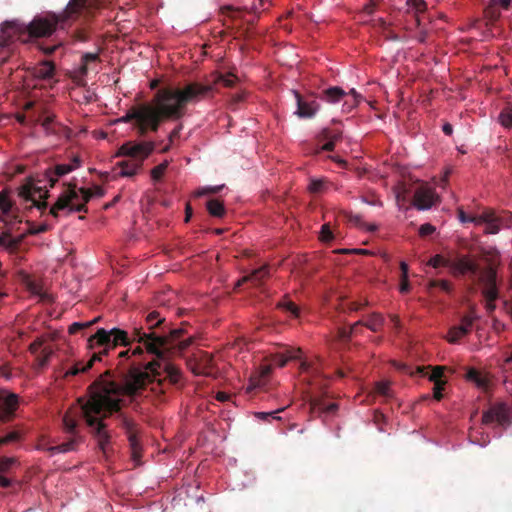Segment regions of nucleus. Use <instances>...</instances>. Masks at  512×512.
<instances>
[{
	"mask_svg": "<svg viewBox=\"0 0 512 512\" xmlns=\"http://www.w3.org/2000/svg\"><path fill=\"white\" fill-rule=\"evenodd\" d=\"M149 332L143 331V328H134L131 337L125 330L113 328L106 330L99 328L96 333L88 338V348L93 350L91 358L83 364L77 362L67 372L66 376L77 375L90 369L95 361H101L103 355H107L110 350L117 346H127L131 342L142 343L146 351L156 356V359L147 363L144 368L132 365L126 373L133 369L145 371L148 374L147 385L157 380V387L163 385V381H168L172 385L179 383L181 379L180 369L171 363L170 358L180 355L192 342L191 338L179 341L183 331L182 329H173L169 334H165L164 327L162 333L157 334L154 329L162 327L165 318L160 317L159 313L153 311L146 317Z\"/></svg>",
	"mask_w": 512,
	"mask_h": 512,
	"instance_id": "1",
	"label": "nucleus"
},
{
	"mask_svg": "<svg viewBox=\"0 0 512 512\" xmlns=\"http://www.w3.org/2000/svg\"><path fill=\"white\" fill-rule=\"evenodd\" d=\"M147 380L148 374L138 369L118 375L107 370L90 385L88 400L85 402L78 400L81 403L80 415L90 428V433L106 460L113 452V448L112 435L104 420L116 414L119 426L127 435L131 458L136 464L140 463L142 457L140 429L133 419L121 412L123 400L120 397L137 396L147 386Z\"/></svg>",
	"mask_w": 512,
	"mask_h": 512,
	"instance_id": "2",
	"label": "nucleus"
},
{
	"mask_svg": "<svg viewBox=\"0 0 512 512\" xmlns=\"http://www.w3.org/2000/svg\"><path fill=\"white\" fill-rule=\"evenodd\" d=\"M213 90V85L191 82L184 87H163L148 104V112L153 121V132H157L165 120H179L186 113L189 103L198 102Z\"/></svg>",
	"mask_w": 512,
	"mask_h": 512,
	"instance_id": "3",
	"label": "nucleus"
},
{
	"mask_svg": "<svg viewBox=\"0 0 512 512\" xmlns=\"http://www.w3.org/2000/svg\"><path fill=\"white\" fill-rule=\"evenodd\" d=\"M90 6V0H70L61 14L49 12L42 16H35L29 24H26L27 40L29 38L48 37L58 28L66 29L79 17L87 16L90 12Z\"/></svg>",
	"mask_w": 512,
	"mask_h": 512,
	"instance_id": "4",
	"label": "nucleus"
},
{
	"mask_svg": "<svg viewBox=\"0 0 512 512\" xmlns=\"http://www.w3.org/2000/svg\"><path fill=\"white\" fill-rule=\"evenodd\" d=\"M93 196V192L87 188L76 190V184H67L66 189L58 197L55 204L50 208V214L58 217L59 211L68 209V213L87 212L86 204Z\"/></svg>",
	"mask_w": 512,
	"mask_h": 512,
	"instance_id": "5",
	"label": "nucleus"
},
{
	"mask_svg": "<svg viewBox=\"0 0 512 512\" xmlns=\"http://www.w3.org/2000/svg\"><path fill=\"white\" fill-rule=\"evenodd\" d=\"M62 423L65 432L71 435V438L61 444L49 446L47 451L50 452L51 455L75 451L78 444L82 442V437L79 435L78 431L77 416H73L71 412L68 411L63 416Z\"/></svg>",
	"mask_w": 512,
	"mask_h": 512,
	"instance_id": "6",
	"label": "nucleus"
},
{
	"mask_svg": "<svg viewBox=\"0 0 512 512\" xmlns=\"http://www.w3.org/2000/svg\"><path fill=\"white\" fill-rule=\"evenodd\" d=\"M147 108L148 104L133 106L119 121L124 123L135 121V126L141 136L145 135L148 131L153 132V121Z\"/></svg>",
	"mask_w": 512,
	"mask_h": 512,
	"instance_id": "7",
	"label": "nucleus"
},
{
	"mask_svg": "<svg viewBox=\"0 0 512 512\" xmlns=\"http://www.w3.org/2000/svg\"><path fill=\"white\" fill-rule=\"evenodd\" d=\"M26 24L19 20L5 21L0 25V46L8 47L16 40L27 41Z\"/></svg>",
	"mask_w": 512,
	"mask_h": 512,
	"instance_id": "8",
	"label": "nucleus"
},
{
	"mask_svg": "<svg viewBox=\"0 0 512 512\" xmlns=\"http://www.w3.org/2000/svg\"><path fill=\"white\" fill-rule=\"evenodd\" d=\"M497 423L501 427H508L512 423V409L505 403L491 405L482 415L483 424Z\"/></svg>",
	"mask_w": 512,
	"mask_h": 512,
	"instance_id": "9",
	"label": "nucleus"
},
{
	"mask_svg": "<svg viewBox=\"0 0 512 512\" xmlns=\"http://www.w3.org/2000/svg\"><path fill=\"white\" fill-rule=\"evenodd\" d=\"M19 195L39 210L47 208L46 199L49 197V192L41 186L29 182L21 187Z\"/></svg>",
	"mask_w": 512,
	"mask_h": 512,
	"instance_id": "10",
	"label": "nucleus"
},
{
	"mask_svg": "<svg viewBox=\"0 0 512 512\" xmlns=\"http://www.w3.org/2000/svg\"><path fill=\"white\" fill-rule=\"evenodd\" d=\"M440 203V197L433 187L420 185L414 193L412 205L418 210H428Z\"/></svg>",
	"mask_w": 512,
	"mask_h": 512,
	"instance_id": "11",
	"label": "nucleus"
},
{
	"mask_svg": "<svg viewBox=\"0 0 512 512\" xmlns=\"http://www.w3.org/2000/svg\"><path fill=\"white\" fill-rule=\"evenodd\" d=\"M154 148L155 145L153 142H127L119 148L118 155L141 160L143 163L144 160L154 151Z\"/></svg>",
	"mask_w": 512,
	"mask_h": 512,
	"instance_id": "12",
	"label": "nucleus"
},
{
	"mask_svg": "<svg viewBox=\"0 0 512 512\" xmlns=\"http://www.w3.org/2000/svg\"><path fill=\"white\" fill-rule=\"evenodd\" d=\"M479 283L483 285V295L486 300L492 302L498 298V290L496 286V270L492 266H488L482 270L479 269L478 273Z\"/></svg>",
	"mask_w": 512,
	"mask_h": 512,
	"instance_id": "13",
	"label": "nucleus"
},
{
	"mask_svg": "<svg viewBox=\"0 0 512 512\" xmlns=\"http://www.w3.org/2000/svg\"><path fill=\"white\" fill-rule=\"evenodd\" d=\"M445 267H448L455 276L470 273L475 277L479 271L478 264L467 255H458L453 259H449V261L445 262Z\"/></svg>",
	"mask_w": 512,
	"mask_h": 512,
	"instance_id": "14",
	"label": "nucleus"
},
{
	"mask_svg": "<svg viewBox=\"0 0 512 512\" xmlns=\"http://www.w3.org/2000/svg\"><path fill=\"white\" fill-rule=\"evenodd\" d=\"M310 411L312 414L322 417L327 415H333L338 410V404L327 403L324 396L315 395L309 400Z\"/></svg>",
	"mask_w": 512,
	"mask_h": 512,
	"instance_id": "15",
	"label": "nucleus"
},
{
	"mask_svg": "<svg viewBox=\"0 0 512 512\" xmlns=\"http://www.w3.org/2000/svg\"><path fill=\"white\" fill-rule=\"evenodd\" d=\"M18 406V397L16 394L9 393L6 390H0V420L13 415Z\"/></svg>",
	"mask_w": 512,
	"mask_h": 512,
	"instance_id": "16",
	"label": "nucleus"
},
{
	"mask_svg": "<svg viewBox=\"0 0 512 512\" xmlns=\"http://www.w3.org/2000/svg\"><path fill=\"white\" fill-rule=\"evenodd\" d=\"M297 102V111L296 114L300 118H312L315 116L316 112L319 110L320 105L316 100L307 101L303 99L301 94L297 91L293 92Z\"/></svg>",
	"mask_w": 512,
	"mask_h": 512,
	"instance_id": "17",
	"label": "nucleus"
},
{
	"mask_svg": "<svg viewBox=\"0 0 512 512\" xmlns=\"http://www.w3.org/2000/svg\"><path fill=\"white\" fill-rule=\"evenodd\" d=\"M347 94L346 92L337 86L328 87L326 89H323L321 92L317 94V98L329 103V104H336L344 98H346Z\"/></svg>",
	"mask_w": 512,
	"mask_h": 512,
	"instance_id": "18",
	"label": "nucleus"
},
{
	"mask_svg": "<svg viewBox=\"0 0 512 512\" xmlns=\"http://www.w3.org/2000/svg\"><path fill=\"white\" fill-rule=\"evenodd\" d=\"M271 373V367L269 365L262 366L259 370L250 376L248 391L256 388H262L267 384L268 378Z\"/></svg>",
	"mask_w": 512,
	"mask_h": 512,
	"instance_id": "19",
	"label": "nucleus"
},
{
	"mask_svg": "<svg viewBox=\"0 0 512 512\" xmlns=\"http://www.w3.org/2000/svg\"><path fill=\"white\" fill-rule=\"evenodd\" d=\"M142 166L141 160L129 157V159L117 163V167L120 169L118 175L121 177H132L138 173Z\"/></svg>",
	"mask_w": 512,
	"mask_h": 512,
	"instance_id": "20",
	"label": "nucleus"
},
{
	"mask_svg": "<svg viewBox=\"0 0 512 512\" xmlns=\"http://www.w3.org/2000/svg\"><path fill=\"white\" fill-rule=\"evenodd\" d=\"M269 276V266L265 265L256 270H254L251 274L242 277L236 283V287L241 286L245 282H252L255 286H259L263 279Z\"/></svg>",
	"mask_w": 512,
	"mask_h": 512,
	"instance_id": "21",
	"label": "nucleus"
},
{
	"mask_svg": "<svg viewBox=\"0 0 512 512\" xmlns=\"http://www.w3.org/2000/svg\"><path fill=\"white\" fill-rule=\"evenodd\" d=\"M300 370L310 374L312 377L311 384L316 385L317 379L321 378V359L317 357L315 362L302 361Z\"/></svg>",
	"mask_w": 512,
	"mask_h": 512,
	"instance_id": "22",
	"label": "nucleus"
},
{
	"mask_svg": "<svg viewBox=\"0 0 512 512\" xmlns=\"http://www.w3.org/2000/svg\"><path fill=\"white\" fill-rule=\"evenodd\" d=\"M466 379L476 384L482 390H487L490 380L486 374H483L475 368H469L466 373Z\"/></svg>",
	"mask_w": 512,
	"mask_h": 512,
	"instance_id": "23",
	"label": "nucleus"
},
{
	"mask_svg": "<svg viewBox=\"0 0 512 512\" xmlns=\"http://www.w3.org/2000/svg\"><path fill=\"white\" fill-rule=\"evenodd\" d=\"M80 166V161L78 158H75L73 160V163L72 164H58L54 167V175L56 176L55 178L54 177H50L49 178V182H50V187H54L55 183L57 182V178L58 177H61V176H64L70 172H72L73 170H75L76 168H78Z\"/></svg>",
	"mask_w": 512,
	"mask_h": 512,
	"instance_id": "24",
	"label": "nucleus"
},
{
	"mask_svg": "<svg viewBox=\"0 0 512 512\" xmlns=\"http://www.w3.org/2000/svg\"><path fill=\"white\" fill-rule=\"evenodd\" d=\"M301 349H286L284 352H279L274 355L273 363L279 367H283L289 360L297 359L300 357Z\"/></svg>",
	"mask_w": 512,
	"mask_h": 512,
	"instance_id": "25",
	"label": "nucleus"
},
{
	"mask_svg": "<svg viewBox=\"0 0 512 512\" xmlns=\"http://www.w3.org/2000/svg\"><path fill=\"white\" fill-rule=\"evenodd\" d=\"M55 66L50 61H43L33 69V75L35 78L48 80L54 75Z\"/></svg>",
	"mask_w": 512,
	"mask_h": 512,
	"instance_id": "26",
	"label": "nucleus"
},
{
	"mask_svg": "<svg viewBox=\"0 0 512 512\" xmlns=\"http://www.w3.org/2000/svg\"><path fill=\"white\" fill-rule=\"evenodd\" d=\"M242 10H245L249 13L258 14L261 11L267 9L269 5L268 0H240Z\"/></svg>",
	"mask_w": 512,
	"mask_h": 512,
	"instance_id": "27",
	"label": "nucleus"
},
{
	"mask_svg": "<svg viewBox=\"0 0 512 512\" xmlns=\"http://www.w3.org/2000/svg\"><path fill=\"white\" fill-rule=\"evenodd\" d=\"M362 323H360L359 326H365L369 330L373 332H377L381 329V327L384 325V317L379 313H372L368 316L366 321L361 320Z\"/></svg>",
	"mask_w": 512,
	"mask_h": 512,
	"instance_id": "28",
	"label": "nucleus"
},
{
	"mask_svg": "<svg viewBox=\"0 0 512 512\" xmlns=\"http://www.w3.org/2000/svg\"><path fill=\"white\" fill-rule=\"evenodd\" d=\"M99 60V56L96 53H85L81 57V65L77 71V77H85L88 73V67L92 63H96Z\"/></svg>",
	"mask_w": 512,
	"mask_h": 512,
	"instance_id": "29",
	"label": "nucleus"
},
{
	"mask_svg": "<svg viewBox=\"0 0 512 512\" xmlns=\"http://www.w3.org/2000/svg\"><path fill=\"white\" fill-rule=\"evenodd\" d=\"M207 210L214 217H222L225 214L224 205L218 199H210L207 202Z\"/></svg>",
	"mask_w": 512,
	"mask_h": 512,
	"instance_id": "30",
	"label": "nucleus"
},
{
	"mask_svg": "<svg viewBox=\"0 0 512 512\" xmlns=\"http://www.w3.org/2000/svg\"><path fill=\"white\" fill-rule=\"evenodd\" d=\"M277 308L284 310L293 317L299 316L298 306L294 302L290 301L287 297H284L281 301L277 303Z\"/></svg>",
	"mask_w": 512,
	"mask_h": 512,
	"instance_id": "31",
	"label": "nucleus"
},
{
	"mask_svg": "<svg viewBox=\"0 0 512 512\" xmlns=\"http://www.w3.org/2000/svg\"><path fill=\"white\" fill-rule=\"evenodd\" d=\"M21 241L22 237L11 238L8 232H5L0 236V246L5 247L7 249H17Z\"/></svg>",
	"mask_w": 512,
	"mask_h": 512,
	"instance_id": "32",
	"label": "nucleus"
},
{
	"mask_svg": "<svg viewBox=\"0 0 512 512\" xmlns=\"http://www.w3.org/2000/svg\"><path fill=\"white\" fill-rule=\"evenodd\" d=\"M238 81V77L234 75L233 73H227V74H219L217 75L214 83L215 84H222L224 87L231 88L235 85V83Z\"/></svg>",
	"mask_w": 512,
	"mask_h": 512,
	"instance_id": "33",
	"label": "nucleus"
},
{
	"mask_svg": "<svg viewBox=\"0 0 512 512\" xmlns=\"http://www.w3.org/2000/svg\"><path fill=\"white\" fill-rule=\"evenodd\" d=\"M428 287H429V289L439 288L440 290H442L443 292H445L447 294H450L453 291V286H452L451 282H449L447 280H442V279L430 280Z\"/></svg>",
	"mask_w": 512,
	"mask_h": 512,
	"instance_id": "34",
	"label": "nucleus"
},
{
	"mask_svg": "<svg viewBox=\"0 0 512 512\" xmlns=\"http://www.w3.org/2000/svg\"><path fill=\"white\" fill-rule=\"evenodd\" d=\"M407 5L409 9L414 10L416 14L417 24L420 25L419 14L425 12L427 5L423 0H408Z\"/></svg>",
	"mask_w": 512,
	"mask_h": 512,
	"instance_id": "35",
	"label": "nucleus"
},
{
	"mask_svg": "<svg viewBox=\"0 0 512 512\" xmlns=\"http://www.w3.org/2000/svg\"><path fill=\"white\" fill-rule=\"evenodd\" d=\"M496 218L497 217L493 210H485L480 215L474 216L473 219L471 220L473 221L474 224L481 225L491 222Z\"/></svg>",
	"mask_w": 512,
	"mask_h": 512,
	"instance_id": "36",
	"label": "nucleus"
},
{
	"mask_svg": "<svg viewBox=\"0 0 512 512\" xmlns=\"http://www.w3.org/2000/svg\"><path fill=\"white\" fill-rule=\"evenodd\" d=\"M499 121L506 128L512 127V106H507L500 112Z\"/></svg>",
	"mask_w": 512,
	"mask_h": 512,
	"instance_id": "37",
	"label": "nucleus"
},
{
	"mask_svg": "<svg viewBox=\"0 0 512 512\" xmlns=\"http://www.w3.org/2000/svg\"><path fill=\"white\" fill-rule=\"evenodd\" d=\"M465 335H466L465 330L462 329V327H460V326H453V327H451L449 329V332H448V335H447V340L450 343H456V342H458V340L460 338H462Z\"/></svg>",
	"mask_w": 512,
	"mask_h": 512,
	"instance_id": "38",
	"label": "nucleus"
},
{
	"mask_svg": "<svg viewBox=\"0 0 512 512\" xmlns=\"http://www.w3.org/2000/svg\"><path fill=\"white\" fill-rule=\"evenodd\" d=\"M346 94H347L346 97H348L349 95H351L353 97L351 101H348L347 99L344 100L343 111L348 112L352 108H354L358 105L360 95L356 92L355 89H351L350 92L346 93Z\"/></svg>",
	"mask_w": 512,
	"mask_h": 512,
	"instance_id": "39",
	"label": "nucleus"
},
{
	"mask_svg": "<svg viewBox=\"0 0 512 512\" xmlns=\"http://www.w3.org/2000/svg\"><path fill=\"white\" fill-rule=\"evenodd\" d=\"M477 318L478 317L476 316V314L473 311H471L469 314H466L462 317L461 324L459 326L465 330L466 335L470 332L472 325Z\"/></svg>",
	"mask_w": 512,
	"mask_h": 512,
	"instance_id": "40",
	"label": "nucleus"
},
{
	"mask_svg": "<svg viewBox=\"0 0 512 512\" xmlns=\"http://www.w3.org/2000/svg\"><path fill=\"white\" fill-rule=\"evenodd\" d=\"M375 392L383 397L386 398H392L393 393L390 389V383L389 382H377L375 385Z\"/></svg>",
	"mask_w": 512,
	"mask_h": 512,
	"instance_id": "41",
	"label": "nucleus"
},
{
	"mask_svg": "<svg viewBox=\"0 0 512 512\" xmlns=\"http://www.w3.org/2000/svg\"><path fill=\"white\" fill-rule=\"evenodd\" d=\"M326 188V182L323 179H312L308 186L311 193L319 194L322 193Z\"/></svg>",
	"mask_w": 512,
	"mask_h": 512,
	"instance_id": "42",
	"label": "nucleus"
},
{
	"mask_svg": "<svg viewBox=\"0 0 512 512\" xmlns=\"http://www.w3.org/2000/svg\"><path fill=\"white\" fill-rule=\"evenodd\" d=\"M99 320V317L93 319L92 321H88V322H84V323H81V322H74L73 324L70 325L69 327V333L70 334H75L85 328H88L90 326H92L93 324H95L96 322H98Z\"/></svg>",
	"mask_w": 512,
	"mask_h": 512,
	"instance_id": "43",
	"label": "nucleus"
},
{
	"mask_svg": "<svg viewBox=\"0 0 512 512\" xmlns=\"http://www.w3.org/2000/svg\"><path fill=\"white\" fill-rule=\"evenodd\" d=\"M341 135V131H333L328 128H325L321 131L320 137L323 140L337 142L339 139H341Z\"/></svg>",
	"mask_w": 512,
	"mask_h": 512,
	"instance_id": "44",
	"label": "nucleus"
},
{
	"mask_svg": "<svg viewBox=\"0 0 512 512\" xmlns=\"http://www.w3.org/2000/svg\"><path fill=\"white\" fill-rule=\"evenodd\" d=\"M362 323L361 320L357 321L353 325H351L348 329L347 328H341L339 329V337L342 340H349L351 336L356 332V327H358Z\"/></svg>",
	"mask_w": 512,
	"mask_h": 512,
	"instance_id": "45",
	"label": "nucleus"
},
{
	"mask_svg": "<svg viewBox=\"0 0 512 512\" xmlns=\"http://www.w3.org/2000/svg\"><path fill=\"white\" fill-rule=\"evenodd\" d=\"M52 353L53 351L48 347H44L41 350L40 354L37 356V362L40 368H43L49 362Z\"/></svg>",
	"mask_w": 512,
	"mask_h": 512,
	"instance_id": "46",
	"label": "nucleus"
},
{
	"mask_svg": "<svg viewBox=\"0 0 512 512\" xmlns=\"http://www.w3.org/2000/svg\"><path fill=\"white\" fill-rule=\"evenodd\" d=\"M444 370H445V367H443V366L434 367L432 369L431 374L429 375V380L433 383L434 382H446L445 380H443Z\"/></svg>",
	"mask_w": 512,
	"mask_h": 512,
	"instance_id": "47",
	"label": "nucleus"
},
{
	"mask_svg": "<svg viewBox=\"0 0 512 512\" xmlns=\"http://www.w3.org/2000/svg\"><path fill=\"white\" fill-rule=\"evenodd\" d=\"M168 167V162L165 161L159 165H157L156 167H154L152 170H151V177L154 181H158L162 178L164 172L166 171Z\"/></svg>",
	"mask_w": 512,
	"mask_h": 512,
	"instance_id": "48",
	"label": "nucleus"
},
{
	"mask_svg": "<svg viewBox=\"0 0 512 512\" xmlns=\"http://www.w3.org/2000/svg\"><path fill=\"white\" fill-rule=\"evenodd\" d=\"M200 365L202 366V373L207 374L213 367V357L205 353L200 360Z\"/></svg>",
	"mask_w": 512,
	"mask_h": 512,
	"instance_id": "49",
	"label": "nucleus"
},
{
	"mask_svg": "<svg viewBox=\"0 0 512 512\" xmlns=\"http://www.w3.org/2000/svg\"><path fill=\"white\" fill-rule=\"evenodd\" d=\"M182 128H183L182 124H179L170 132L169 144L162 149V152H167L170 149V146L173 143V140L180 136V132H181Z\"/></svg>",
	"mask_w": 512,
	"mask_h": 512,
	"instance_id": "50",
	"label": "nucleus"
},
{
	"mask_svg": "<svg viewBox=\"0 0 512 512\" xmlns=\"http://www.w3.org/2000/svg\"><path fill=\"white\" fill-rule=\"evenodd\" d=\"M500 220L498 218L494 219L491 222L486 223L485 233L487 234H497L500 231Z\"/></svg>",
	"mask_w": 512,
	"mask_h": 512,
	"instance_id": "51",
	"label": "nucleus"
},
{
	"mask_svg": "<svg viewBox=\"0 0 512 512\" xmlns=\"http://www.w3.org/2000/svg\"><path fill=\"white\" fill-rule=\"evenodd\" d=\"M333 239V233L330 229L329 224H324L321 227L320 231V240L324 242H328Z\"/></svg>",
	"mask_w": 512,
	"mask_h": 512,
	"instance_id": "52",
	"label": "nucleus"
},
{
	"mask_svg": "<svg viewBox=\"0 0 512 512\" xmlns=\"http://www.w3.org/2000/svg\"><path fill=\"white\" fill-rule=\"evenodd\" d=\"M446 382H434L433 387V398L437 401H440L443 398L442 391L444 390Z\"/></svg>",
	"mask_w": 512,
	"mask_h": 512,
	"instance_id": "53",
	"label": "nucleus"
},
{
	"mask_svg": "<svg viewBox=\"0 0 512 512\" xmlns=\"http://www.w3.org/2000/svg\"><path fill=\"white\" fill-rule=\"evenodd\" d=\"M12 207V203L8 196L4 193H0V209L3 213H8Z\"/></svg>",
	"mask_w": 512,
	"mask_h": 512,
	"instance_id": "54",
	"label": "nucleus"
},
{
	"mask_svg": "<svg viewBox=\"0 0 512 512\" xmlns=\"http://www.w3.org/2000/svg\"><path fill=\"white\" fill-rule=\"evenodd\" d=\"M20 435L16 431H12L5 435L4 437H0V445L8 444L11 442H15L19 439Z\"/></svg>",
	"mask_w": 512,
	"mask_h": 512,
	"instance_id": "55",
	"label": "nucleus"
},
{
	"mask_svg": "<svg viewBox=\"0 0 512 512\" xmlns=\"http://www.w3.org/2000/svg\"><path fill=\"white\" fill-rule=\"evenodd\" d=\"M435 232V227L429 223H425L420 226L419 234L422 237L429 236Z\"/></svg>",
	"mask_w": 512,
	"mask_h": 512,
	"instance_id": "56",
	"label": "nucleus"
},
{
	"mask_svg": "<svg viewBox=\"0 0 512 512\" xmlns=\"http://www.w3.org/2000/svg\"><path fill=\"white\" fill-rule=\"evenodd\" d=\"M14 462H15V459H13V458L0 459V472L4 473V472L8 471Z\"/></svg>",
	"mask_w": 512,
	"mask_h": 512,
	"instance_id": "57",
	"label": "nucleus"
},
{
	"mask_svg": "<svg viewBox=\"0 0 512 512\" xmlns=\"http://www.w3.org/2000/svg\"><path fill=\"white\" fill-rule=\"evenodd\" d=\"M50 227L47 224H41L39 226H33L29 229L28 233L31 235H37L48 231Z\"/></svg>",
	"mask_w": 512,
	"mask_h": 512,
	"instance_id": "58",
	"label": "nucleus"
},
{
	"mask_svg": "<svg viewBox=\"0 0 512 512\" xmlns=\"http://www.w3.org/2000/svg\"><path fill=\"white\" fill-rule=\"evenodd\" d=\"M446 261H449V259H444L442 256L436 255L433 258H431V260L429 261V264L432 267L437 268L440 266H445Z\"/></svg>",
	"mask_w": 512,
	"mask_h": 512,
	"instance_id": "59",
	"label": "nucleus"
},
{
	"mask_svg": "<svg viewBox=\"0 0 512 512\" xmlns=\"http://www.w3.org/2000/svg\"><path fill=\"white\" fill-rule=\"evenodd\" d=\"M457 212H458V218H459L460 222H462V223H466V222L473 223V221L471 219H473L474 216L467 215L464 212L463 208H458Z\"/></svg>",
	"mask_w": 512,
	"mask_h": 512,
	"instance_id": "60",
	"label": "nucleus"
},
{
	"mask_svg": "<svg viewBox=\"0 0 512 512\" xmlns=\"http://www.w3.org/2000/svg\"><path fill=\"white\" fill-rule=\"evenodd\" d=\"M406 194L407 190L404 187L402 188V191H398L396 193V201L398 205H402L406 202Z\"/></svg>",
	"mask_w": 512,
	"mask_h": 512,
	"instance_id": "61",
	"label": "nucleus"
},
{
	"mask_svg": "<svg viewBox=\"0 0 512 512\" xmlns=\"http://www.w3.org/2000/svg\"><path fill=\"white\" fill-rule=\"evenodd\" d=\"M59 46H60V44H54V45H43V46H41V50H42L45 54L50 55V54L54 53V51H55L56 49H58V48H59Z\"/></svg>",
	"mask_w": 512,
	"mask_h": 512,
	"instance_id": "62",
	"label": "nucleus"
},
{
	"mask_svg": "<svg viewBox=\"0 0 512 512\" xmlns=\"http://www.w3.org/2000/svg\"><path fill=\"white\" fill-rule=\"evenodd\" d=\"M376 9V4L371 1L363 7V13L366 15H372Z\"/></svg>",
	"mask_w": 512,
	"mask_h": 512,
	"instance_id": "63",
	"label": "nucleus"
},
{
	"mask_svg": "<svg viewBox=\"0 0 512 512\" xmlns=\"http://www.w3.org/2000/svg\"><path fill=\"white\" fill-rule=\"evenodd\" d=\"M410 290V284L408 278H401L400 292L407 293Z\"/></svg>",
	"mask_w": 512,
	"mask_h": 512,
	"instance_id": "64",
	"label": "nucleus"
}]
</instances>
